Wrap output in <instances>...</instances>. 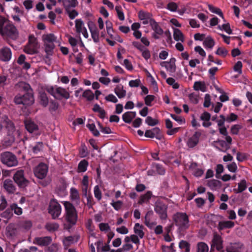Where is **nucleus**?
Returning a JSON list of instances; mask_svg holds the SVG:
<instances>
[{
  "mask_svg": "<svg viewBox=\"0 0 252 252\" xmlns=\"http://www.w3.org/2000/svg\"><path fill=\"white\" fill-rule=\"evenodd\" d=\"M179 247L181 249H185V252H189L190 245L186 241L182 240L179 243Z\"/></svg>",
  "mask_w": 252,
  "mask_h": 252,
  "instance_id": "6e6d98bb",
  "label": "nucleus"
},
{
  "mask_svg": "<svg viewBox=\"0 0 252 252\" xmlns=\"http://www.w3.org/2000/svg\"><path fill=\"white\" fill-rule=\"evenodd\" d=\"M152 196V192L151 191H148L146 193L140 196L138 203L139 204L148 203L150 199L151 198Z\"/></svg>",
  "mask_w": 252,
  "mask_h": 252,
  "instance_id": "2f4dec72",
  "label": "nucleus"
},
{
  "mask_svg": "<svg viewBox=\"0 0 252 252\" xmlns=\"http://www.w3.org/2000/svg\"><path fill=\"white\" fill-rule=\"evenodd\" d=\"M52 239L50 236L41 237H36L34 238L33 243L41 246H47L51 243Z\"/></svg>",
  "mask_w": 252,
  "mask_h": 252,
  "instance_id": "aec40b11",
  "label": "nucleus"
},
{
  "mask_svg": "<svg viewBox=\"0 0 252 252\" xmlns=\"http://www.w3.org/2000/svg\"><path fill=\"white\" fill-rule=\"evenodd\" d=\"M25 125L26 129L30 133L35 132L38 129V126L36 124L31 120H26Z\"/></svg>",
  "mask_w": 252,
  "mask_h": 252,
  "instance_id": "b1692460",
  "label": "nucleus"
},
{
  "mask_svg": "<svg viewBox=\"0 0 252 252\" xmlns=\"http://www.w3.org/2000/svg\"><path fill=\"white\" fill-rule=\"evenodd\" d=\"M11 51L9 48L3 47L0 49V60L1 61H8L11 59Z\"/></svg>",
  "mask_w": 252,
  "mask_h": 252,
  "instance_id": "a211bd4d",
  "label": "nucleus"
},
{
  "mask_svg": "<svg viewBox=\"0 0 252 252\" xmlns=\"http://www.w3.org/2000/svg\"><path fill=\"white\" fill-rule=\"evenodd\" d=\"M40 102L42 105L46 107L48 104V98L47 95L44 93H41L40 94Z\"/></svg>",
  "mask_w": 252,
  "mask_h": 252,
  "instance_id": "3c124183",
  "label": "nucleus"
},
{
  "mask_svg": "<svg viewBox=\"0 0 252 252\" xmlns=\"http://www.w3.org/2000/svg\"><path fill=\"white\" fill-rule=\"evenodd\" d=\"M208 8L212 12L218 14L222 19H223V13L220 8L214 7L210 4L208 5Z\"/></svg>",
  "mask_w": 252,
  "mask_h": 252,
  "instance_id": "603ef678",
  "label": "nucleus"
},
{
  "mask_svg": "<svg viewBox=\"0 0 252 252\" xmlns=\"http://www.w3.org/2000/svg\"><path fill=\"white\" fill-rule=\"evenodd\" d=\"M219 131L220 133L225 136L226 141L229 144H231L232 142L231 137L228 135V132L225 126H222L219 128Z\"/></svg>",
  "mask_w": 252,
  "mask_h": 252,
  "instance_id": "ea45409f",
  "label": "nucleus"
},
{
  "mask_svg": "<svg viewBox=\"0 0 252 252\" xmlns=\"http://www.w3.org/2000/svg\"><path fill=\"white\" fill-rule=\"evenodd\" d=\"M34 101L33 91L28 92L23 95L17 94L14 98V102L17 104H23L25 106L32 105Z\"/></svg>",
  "mask_w": 252,
  "mask_h": 252,
  "instance_id": "0eeeda50",
  "label": "nucleus"
},
{
  "mask_svg": "<svg viewBox=\"0 0 252 252\" xmlns=\"http://www.w3.org/2000/svg\"><path fill=\"white\" fill-rule=\"evenodd\" d=\"M87 127L93 133L94 136H98L99 135V131L96 129L94 123L88 124L87 125Z\"/></svg>",
  "mask_w": 252,
  "mask_h": 252,
  "instance_id": "864d4df0",
  "label": "nucleus"
},
{
  "mask_svg": "<svg viewBox=\"0 0 252 252\" xmlns=\"http://www.w3.org/2000/svg\"><path fill=\"white\" fill-rule=\"evenodd\" d=\"M242 63L241 61H238L234 66L233 69L239 74H242Z\"/></svg>",
  "mask_w": 252,
  "mask_h": 252,
  "instance_id": "338daca9",
  "label": "nucleus"
},
{
  "mask_svg": "<svg viewBox=\"0 0 252 252\" xmlns=\"http://www.w3.org/2000/svg\"><path fill=\"white\" fill-rule=\"evenodd\" d=\"M87 198V205L89 208H92L93 206L95 204V202L93 199V197L91 193H89L87 196H85Z\"/></svg>",
  "mask_w": 252,
  "mask_h": 252,
  "instance_id": "bf43d9fd",
  "label": "nucleus"
},
{
  "mask_svg": "<svg viewBox=\"0 0 252 252\" xmlns=\"http://www.w3.org/2000/svg\"><path fill=\"white\" fill-rule=\"evenodd\" d=\"M10 208L11 211H13L17 215H21L23 213L22 209L19 207L16 203H13L10 205Z\"/></svg>",
  "mask_w": 252,
  "mask_h": 252,
  "instance_id": "a18cd8bd",
  "label": "nucleus"
},
{
  "mask_svg": "<svg viewBox=\"0 0 252 252\" xmlns=\"http://www.w3.org/2000/svg\"><path fill=\"white\" fill-rule=\"evenodd\" d=\"M65 12L67 14L70 19H74L78 15V12L75 9H65Z\"/></svg>",
  "mask_w": 252,
  "mask_h": 252,
  "instance_id": "4d7b16f0",
  "label": "nucleus"
},
{
  "mask_svg": "<svg viewBox=\"0 0 252 252\" xmlns=\"http://www.w3.org/2000/svg\"><path fill=\"white\" fill-rule=\"evenodd\" d=\"M97 251H101L102 252H108L110 251V246L109 244H105L103 246L102 241H98L95 243Z\"/></svg>",
  "mask_w": 252,
  "mask_h": 252,
  "instance_id": "c9c22d12",
  "label": "nucleus"
},
{
  "mask_svg": "<svg viewBox=\"0 0 252 252\" xmlns=\"http://www.w3.org/2000/svg\"><path fill=\"white\" fill-rule=\"evenodd\" d=\"M47 91L55 98H64L68 99L70 97L69 93L64 89L61 87H48Z\"/></svg>",
  "mask_w": 252,
  "mask_h": 252,
  "instance_id": "6e6552de",
  "label": "nucleus"
},
{
  "mask_svg": "<svg viewBox=\"0 0 252 252\" xmlns=\"http://www.w3.org/2000/svg\"><path fill=\"white\" fill-rule=\"evenodd\" d=\"M38 42L34 35L31 34L29 36L28 44L25 47L24 51L29 54H33L37 52Z\"/></svg>",
  "mask_w": 252,
  "mask_h": 252,
  "instance_id": "9d476101",
  "label": "nucleus"
},
{
  "mask_svg": "<svg viewBox=\"0 0 252 252\" xmlns=\"http://www.w3.org/2000/svg\"><path fill=\"white\" fill-rule=\"evenodd\" d=\"M144 228V226L139 223H136L134 225L133 227L134 235L137 236L139 239H142L145 235V233L143 231Z\"/></svg>",
  "mask_w": 252,
  "mask_h": 252,
  "instance_id": "cd10ccee",
  "label": "nucleus"
},
{
  "mask_svg": "<svg viewBox=\"0 0 252 252\" xmlns=\"http://www.w3.org/2000/svg\"><path fill=\"white\" fill-rule=\"evenodd\" d=\"M173 36L174 39L176 41L183 42L184 40V35L182 32L178 29H174Z\"/></svg>",
  "mask_w": 252,
  "mask_h": 252,
  "instance_id": "e433bc0d",
  "label": "nucleus"
},
{
  "mask_svg": "<svg viewBox=\"0 0 252 252\" xmlns=\"http://www.w3.org/2000/svg\"><path fill=\"white\" fill-rule=\"evenodd\" d=\"M88 26L94 41L96 43L98 42L99 39V34L97 29L93 23H89Z\"/></svg>",
  "mask_w": 252,
  "mask_h": 252,
  "instance_id": "5701e85b",
  "label": "nucleus"
},
{
  "mask_svg": "<svg viewBox=\"0 0 252 252\" xmlns=\"http://www.w3.org/2000/svg\"><path fill=\"white\" fill-rule=\"evenodd\" d=\"M10 22L3 17L0 16V33L3 30L4 27Z\"/></svg>",
  "mask_w": 252,
  "mask_h": 252,
  "instance_id": "13d9d810",
  "label": "nucleus"
},
{
  "mask_svg": "<svg viewBox=\"0 0 252 252\" xmlns=\"http://www.w3.org/2000/svg\"><path fill=\"white\" fill-rule=\"evenodd\" d=\"M59 245L57 243H53L49 246L46 250L47 252H58L59 250Z\"/></svg>",
  "mask_w": 252,
  "mask_h": 252,
  "instance_id": "69168bd1",
  "label": "nucleus"
},
{
  "mask_svg": "<svg viewBox=\"0 0 252 252\" xmlns=\"http://www.w3.org/2000/svg\"><path fill=\"white\" fill-rule=\"evenodd\" d=\"M3 124L6 125L5 128L7 129V135L2 141V145L5 147H10L14 142L16 135L19 136V130L15 131V126L13 123L8 119L7 117L3 119Z\"/></svg>",
  "mask_w": 252,
  "mask_h": 252,
  "instance_id": "f257e3e1",
  "label": "nucleus"
},
{
  "mask_svg": "<svg viewBox=\"0 0 252 252\" xmlns=\"http://www.w3.org/2000/svg\"><path fill=\"white\" fill-rule=\"evenodd\" d=\"M48 167L47 165L43 163H40L34 169L35 176L39 179L44 178L48 173Z\"/></svg>",
  "mask_w": 252,
  "mask_h": 252,
  "instance_id": "4468645a",
  "label": "nucleus"
},
{
  "mask_svg": "<svg viewBox=\"0 0 252 252\" xmlns=\"http://www.w3.org/2000/svg\"><path fill=\"white\" fill-rule=\"evenodd\" d=\"M48 212L54 219H57L61 215L62 207L56 200L52 199L50 201L48 207Z\"/></svg>",
  "mask_w": 252,
  "mask_h": 252,
  "instance_id": "9b49d317",
  "label": "nucleus"
},
{
  "mask_svg": "<svg viewBox=\"0 0 252 252\" xmlns=\"http://www.w3.org/2000/svg\"><path fill=\"white\" fill-rule=\"evenodd\" d=\"M82 96L86 98L88 101H92L94 99V95L90 90L85 91L82 94Z\"/></svg>",
  "mask_w": 252,
  "mask_h": 252,
  "instance_id": "de8ad7c7",
  "label": "nucleus"
},
{
  "mask_svg": "<svg viewBox=\"0 0 252 252\" xmlns=\"http://www.w3.org/2000/svg\"><path fill=\"white\" fill-rule=\"evenodd\" d=\"M115 9L117 11L118 18L121 21H124L125 20V15L123 12L122 11L121 7L120 6H117L115 7Z\"/></svg>",
  "mask_w": 252,
  "mask_h": 252,
  "instance_id": "0e129e2a",
  "label": "nucleus"
},
{
  "mask_svg": "<svg viewBox=\"0 0 252 252\" xmlns=\"http://www.w3.org/2000/svg\"><path fill=\"white\" fill-rule=\"evenodd\" d=\"M32 222L29 220H25L21 221L18 224V227L20 228L21 229H23L25 230H28L31 228L32 226Z\"/></svg>",
  "mask_w": 252,
  "mask_h": 252,
  "instance_id": "79ce46f5",
  "label": "nucleus"
},
{
  "mask_svg": "<svg viewBox=\"0 0 252 252\" xmlns=\"http://www.w3.org/2000/svg\"><path fill=\"white\" fill-rule=\"evenodd\" d=\"M234 226V223L230 220L221 221L219 222L218 228L221 230L226 228H231Z\"/></svg>",
  "mask_w": 252,
  "mask_h": 252,
  "instance_id": "c756f323",
  "label": "nucleus"
},
{
  "mask_svg": "<svg viewBox=\"0 0 252 252\" xmlns=\"http://www.w3.org/2000/svg\"><path fill=\"white\" fill-rule=\"evenodd\" d=\"M173 219L181 231L186 230L189 226V217L185 213H176L173 215Z\"/></svg>",
  "mask_w": 252,
  "mask_h": 252,
  "instance_id": "39448f33",
  "label": "nucleus"
},
{
  "mask_svg": "<svg viewBox=\"0 0 252 252\" xmlns=\"http://www.w3.org/2000/svg\"><path fill=\"white\" fill-rule=\"evenodd\" d=\"M13 179L18 186L21 188L27 186L28 184V181L25 178L24 171L20 169L17 170L13 175Z\"/></svg>",
  "mask_w": 252,
  "mask_h": 252,
  "instance_id": "f8f14e48",
  "label": "nucleus"
},
{
  "mask_svg": "<svg viewBox=\"0 0 252 252\" xmlns=\"http://www.w3.org/2000/svg\"><path fill=\"white\" fill-rule=\"evenodd\" d=\"M20 230L18 225L10 224L6 228L5 235L8 238L13 239L19 235Z\"/></svg>",
  "mask_w": 252,
  "mask_h": 252,
  "instance_id": "ddd939ff",
  "label": "nucleus"
},
{
  "mask_svg": "<svg viewBox=\"0 0 252 252\" xmlns=\"http://www.w3.org/2000/svg\"><path fill=\"white\" fill-rule=\"evenodd\" d=\"M203 44L205 48L212 49L215 45V42L211 36H208L204 39Z\"/></svg>",
  "mask_w": 252,
  "mask_h": 252,
  "instance_id": "f704fd0d",
  "label": "nucleus"
},
{
  "mask_svg": "<svg viewBox=\"0 0 252 252\" xmlns=\"http://www.w3.org/2000/svg\"><path fill=\"white\" fill-rule=\"evenodd\" d=\"M0 34L8 40V43L11 46L12 45L9 42V39L16 40L19 35L17 29L11 22L7 24L5 27H4L3 30Z\"/></svg>",
  "mask_w": 252,
  "mask_h": 252,
  "instance_id": "7ed1b4c3",
  "label": "nucleus"
},
{
  "mask_svg": "<svg viewBox=\"0 0 252 252\" xmlns=\"http://www.w3.org/2000/svg\"><path fill=\"white\" fill-rule=\"evenodd\" d=\"M114 92L119 98H123L126 95V92L122 85H117L114 89Z\"/></svg>",
  "mask_w": 252,
  "mask_h": 252,
  "instance_id": "7c9ffc66",
  "label": "nucleus"
},
{
  "mask_svg": "<svg viewBox=\"0 0 252 252\" xmlns=\"http://www.w3.org/2000/svg\"><path fill=\"white\" fill-rule=\"evenodd\" d=\"M89 165L88 162L86 159L82 160L78 164V172H84L87 170Z\"/></svg>",
  "mask_w": 252,
  "mask_h": 252,
  "instance_id": "a19ab883",
  "label": "nucleus"
},
{
  "mask_svg": "<svg viewBox=\"0 0 252 252\" xmlns=\"http://www.w3.org/2000/svg\"><path fill=\"white\" fill-rule=\"evenodd\" d=\"M94 197L97 200L100 201L102 198V193L99 187L98 186H95L94 187Z\"/></svg>",
  "mask_w": 252,
  "mask_h": 252,
  "instance_id": "5fc2aeb1",
  "label": "nucleus"
},
{
  "mask_svg": "<svg viewBox=\"0 0 252 252\" xmlns=\"http://www.w3.org/2000/svg\"><path fill=\"white\" fill-rule=\"evenodd\" d=\"M140 52H141L142 57L146 60H148L150 58L151 54L149 50L148 49L144 48L142 50H141Z\"/></svg>",
  "mask_w": 252,
  "mask_h": 252,
  "instance_id": "774afa93",
  "label": "nucleus"
},
{
  "mask_svg": "<svg viewBox=\"0 0 252 252\" xmlns=\"http://www.w3.org/2000/svg\"><path fill=\"white\" fill-rule=\"evenodd\" d=\"M65 212V220L69 224L74 225L78 219V214L75 207L69 201H63Z\"/></svg>",
  "mask_w": 252,
  "mask_h": 252,
  "instance_id": "f03ea898",
  "label": "nucleus"
},
{
  "mask_svg": "<svg viewBox=\"0 0 252 252\" xmlns=\"http://www.w3.org/2000/svg\"><path fill=\"white\" fill-rule=\"evenodd\" d=\"M75 22L76 32L79 34L82 33L85 38H88L89 37V34L86 28L84 26L83 21L81 19H76Z\"/></svg>",
  "mask_w": 252,
  "mask_h": 252,
  "instance_id": "2eb2a0df",
  "label": "nucleus"
},
{
  "mask_svg": "<svg viewBox=\"0 0 252 252\" xmlns=\"http://www.w3.org/2000/svg\"><path fill=\"white\" fill-rule=\"evenodd\" d=\"M70 198L75 204L78 205L80 202V198L78 191L74 188H71L70 190Z\"/></svg>",
  "mask_w": 252,
  "mask_h": 252,
  "instance_id": "393cba45",
  "label": "nucleus"
},
{
  "mask_svg": "<svg viewBox=\"0 0 252 252\" xmlns=\"http://www.w3.org/2000/svg\"><path fill=\"white\" fill-rule=\"evenodd\" d=\"M242 128V126L241 125H234L231 127V132L233 134L237 135L238 134L239 130Z\"/></svg>",
  "mask_w": 252,
  "mask_h": 252,
  "instance_id": "052dcab7",
  "label": "nucleus"
},
{
  "mask_svg": "<svg viewBox=\"0 0 252 252\" xmlns=\"http://www.w3.org/2000/svg\"><path fill=\"white\" fill-rule=\"evenodd\" d=\"M93 110L95 112H98L99 113L98 116L100 118L104 119L105 118L106 115V112L105 110L100 107L97 104L94 105Z\"/></svg>",
  "mask_w": 252,
  "mask_h": 252,
  "instance_id": "4c0bfd02",
  "label": "nucleus"
},
{
  "mask_svg": "<svg viewBox=\"0 0 252 252\" xmlns=\"http://www.w3.org/2000/svg\"><path fill=\"white\" fill-rule=\"evenodd\" d=\"M166 82L170 85L172 86L174 89H177L179 87V85L175 82V80L171 77L168 78L166 80Z\"/></svg>",
  "mask_w": 252,
  "mask_h": 252,
  "instance_id": "e2e57ef3",
  "label": "nucleus"
},
{
  "mask_svg": "<svg viewBox=\"0 0 252 252\" xmlns=\"http://www.w3.org/2000/svg\"><path fill=\"white\" fill-rule=\"evenodd\" d=\"M223 241L221 237L217 233H214L212 240V246L215 247L218 251H220L223 248Z\"/></svg>",
  "mask_w": 252,
  "mask_h": 252,
  "instance_id": "412c9836",
  "label": "nucleus"
},
{
  "mask_svg": "<svg viewBox=\"0 0 252 252\" xmlns=\"http://www.w3.org/2000/svg\"><path fill=\"white\" fill-rule=\"evenodd\" d=\"M216 54L222 58H225L228 54V51L224 47H219L216 51Z\"/></svg>",
  "mask_w": 252,
  "mask_h": 252,
  "instance_id": "49530a36",
  "label": "nucleus"
},
{
  "mask_svg": "<svg viewBox=\"0 0 252 252\" xmlns=\"http://www.w3.org/2000/svg\"><path fill=\"white\" fill-rule=\"evenodd\" d=\"M200 136V132L198 131L195 132L193 135L188 139L187 142L188 147L189 148L194 147L198 144Z\"/></svg>",
  "mask_w": 252,
  "mask_h": 252,
  "instance_id": "6ab92c4d",
  "label": "nucleus"
},
{
  "mask_svg": "<svg viewBox=\"0 0 252 252\" xmlns=\"http://www.w3.org/2000/svg\"><path fill=\"white\" fill-rule=\"evenodd\" d=\"M139 19L142 21V23L144 25L150 24L151 20H154L152 18V14L149 12L140 10L138 13Z\"/></svg>",
  "mask_w": 252,
  "mask_h": 252,
  "instance_id": "dca6fc26",
  "label": "nucleus"
},
{
  "mask_svg": "<svg viewBox=\"0 0 252 252\" xmlns=\"http://www.w3.org/2000/svg\"><path fill=\"white\" fill-rule=\"evenodd\" d=\"M247 182L245 180H242L238 184V188L236 189L237 193H240L244 191L247 189Z\"/></svg>",
  "mask_w": 252,
  "mask_h": 252,
  "instance_id": "c03bdc74",
  "label": "nucleus"
},
{
  "mask_svg": "<svg viewBox=\"0 0 252 252\" xmlns=\"http://www.w3.org/2000/svg\"><path fill=\"white\" fill-rule=\"evenodd\" d=\"M78 4L77 0H63V5L65 10L70 9L71 8L76 7Z\"/></svg>",
  "mask_w": 252,
  "mask_h": 252,
  "instance_id": "473e14b6",
  "label": "nucleus"
},
{
  "mask_svg": "<svg viewBox=\"0 0 252 252\" xmlns=\"http://www.w3.org/2000/svg\"><path fill=\"white\" fill-rule=\"evenodd\" d=\"M59 225L57 223H47L45 225V228L49 231H54L58 229Z\"/></svg>",
  "mask_w": 252,
  "mask_h": 252,
  "instance_id": "09e8293b",
  "label": "nucleus"
},
{
  "mask_svg": "<svg viewBox=\"0 0 252 252\" xmlns=\"http://www.w3.org/2000/svg\"><path fill=\"white\" fill-rule=\"evenodd\" d=\"M131 241L133 243L137 245V246L140 244V240L138 236L134 234H132L130 236L125 237L124 242L125 243H129Z\"/></svg>",
  "mask_w": 252,
  "mask_h": 252,
  "instance_id": "72a5a7b5",
  "label": "nucleus"
},
{
  "mask_svg": "<svg viewBox=\"0 0 252 252\" xmlns=\"http://www.w3.org/2000/svg\"><path fill=\"white\" fill-rule=\"evenodd\" d=\"M15 89L18 91H24L27 93L28 92H32V90L31 86L25 82H19L15 85Z\"/></svg>",
  "mask_w": 252,
  "mask_h": 252,
  "instance_id": "a878e982",
  "label": "nucleus"
},
{
  "mask_svg": "<svg viewBox=\"0 0 252 252\" xmlns=\"http://www.w3.org/2000/svg\"><path fill=\"white\" fill-rule=\"evenodd\" d=\"M243 245L239 242L230 243L226 247L227 252H240Z\"/></svg>",
  "mask_w": 252,
  "mask_h": 252,
  "instance_id": "4be33fe9",
  "label": "nucleus"
},
{
  "mask_svg": "<svg viewBox=\"0 0 252 252\" xmlns=\"http://www.w3.org/2000/svg\"><path fill=\"white\" fill-rule=\"evenodd\" d=\"M218 143L219 146L220 147L219 149L223 152L226 151L229 148V145L227 142L226 143L224 140H218L217 142Z\"/></svg>",
  "mask_w": 252,
  "mask_h": 252,
  "instance_id": "8fccbe9b",
  "label": "nucleus"
},
{
  "mask_svg": "<svg viewBox=\"0 0 252 252\" xmlns=\"http://www.w3.org/2000/svg\"><path fill=\"white\" fill-rule=\"evenodd\" d=\"M3 187L9 193H14L16 190V188L13 182L10 179H7L4 181Z\"/></svg>",
  "mask_w": 252,
  "mask_h": 252,
  "instance_id": "bb28decb",
  "label": "nucleus"
},
{
  "mask_svg": "<svg viewBox=\"0 0 252 252\" xmlns=\"http://www.w3.org/2000/svg\"><path fill=\"white\" fill-rule=\"evenodd\" d=\"M0 160L3 164L9 167L16 166L18 164V161L15 155L10 152L1 153Z\"/></svg>",
  "mask_w": 252,
  "mask_h": 252,
  "instance_id": "423d86ee",
  "label": "nucleus"
},
{
  "mask_svg": "<svg viewBox=\"0 0 252 252\" xmlns=\"http://www.w3.org/2000/svg\"><path fill=\"white\" fill-rule=\"evenodd\" d=\"M209 247L204 242H199L196 245V252H208Z\"/></svg>",
  "mask_w": 252,
  "mask_h": 252,
  "instance_id": "58836bf2",
  "label": "nucleus"
},
{
  "mask_svg": "<svg viewBox=\"0 0 252 252\" xmlns=\"http://www.w3.org/2000/svg\"><path fill=\"white\" fill-rule=\"evenodd\" d=\"M145 122L147 124L150 126H154L158 124V121L152 118L150 116H148Z\"/></svg>",
  "mask_w": 252,
  "mask_h": 252,
  "instance_id": "680f3d73",
  "label": "nucleus"
},
{
  "mask_svg": "<svg viewBox=\"0 0 252 252\" xmlns=\"http://www.w3.org/2000/svg\"><path fill=\"white\" fill-rule=\"evenodd\" d=\"M136 112L128 111L123 114L122 116L123 120L126 123H130L136 116Z\"/></svg>",
  "mask_w": 252,
  "mask_h": 252,
  "instance_id": "c85d7f7f",
  "label": "nucleus"
},
{
  "mask_svg": "<svg viewBox=\"0 0 252 252\" xmlns=\"http://www.w3.org/2000/svg\"><path fill=\"white\" fill-rule=\"evenodd\" d=\"M154 210L161 219H166L167 217V205L165 204L163 200L159 199L157 200L155 203Z\"/></svg>",
  "mask_w": 252,
  "mask_h": 252,
  "instance_id": "1a4fd4ad",
  "label": "nucleus"
},
{
  "mask_svg": "<svg viewBox=\"0 0 252 252\" xmlns=\"http://www.w3.org/2000/svg\"><path fill=\"white\" fill-rule=\"evenodd\" d=\"M150 25L152 30L154 31L153 37L156 39H158L159 36L163 34V30L155 20H151Z\"/></svg>",
  "mask_w": 252,
  "mask_h": 252,
  "instance_id": "f3484780",
  "label": "nucleus"
},
{
  "mask_svg": "<svg viewBox=\"0 0 252 252\" xmlns=\"http://www.w3.org/2000/svg\"><path fill=\"white\" fill-rule=\"evenodd\" d=\"M42 39L47 56H51L55 47V43L56 42L57 37L52 33L45 34L42 36Z\"/></svg>",
  "mask_w": 252,
  "mask_h": 252,
  "instance_id": "20e7f679",
  "label": "nucleus"
},
{
  "mask_svg": "<svg viewBox=\"0 0 252 252\" xmlns=\"http://www.w3.org/2000/svg\"><path fill=\"white\" fill-rule=\"evenodd\" d=\"M175 59H171L169 62H167L166 65V68L167 71L170 72H174L176 70V65L175 63Z\"/></svg>",
  "mask_w": 252,
  "mask_h": 252,
  "instance_id": "37998d69",
  "label": "nucleus"
}]
</instances>
